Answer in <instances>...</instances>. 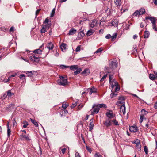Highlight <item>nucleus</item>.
<instances>
[{
	"label": "nucleus",
	"instance_id": "nucleus-41",
	"mask_svg": "<svg viewBox=\"0 0 157 157\" xmlns=\"http://www.w3.org/2000/svg\"><path fill=\"white\" fill-rule=\"evenodd\" d=\"M43 26H44V27L47 29V30L51 26V25L50 24H48L45 25H43Z\"/></svg>",
	"mask_w": 157,
	"mask_h": 157
},
{
	"label": "nucleus",
	"instance_id": "nucleus-21",
	"mask_svg": "<svg viewBox=\"0 0 157 157\" xmlns=\"http://www.w3.org/2000/svg\"><path fill=\"white\" fill-rule=\"evenodd\" d=\"M149 32L147 31H145L144 32V38H147L149 36Z\"/></svg>",
	"mask_w": 157,
	"mask_h": 157
},
{
	"label": "nucleus",
	"instance_id": "nucleus-32",
	"mask_svg": "<svg viewBox=\"0 0 157 157\" xmlns=\"http://www.w3.org/2000/svg\"><path fill=\"white\" fill-rule=\"evenodd\" d=\"M97 105L98 106V107H99V109L101 108H107L106 105L104 104H101L98 105Z\"/></svg>",
	"mask_w": 157,
	"mask_h": 157
},
{
	"label": "nucleus",
	"instance_id": "nucleus-40",
	"mask_svg": "<svg viewBox=\"0 0 157 157\" xmlns=\"http://www.w3.org/2000/svg\"><path fill=\"white\" fill-rule=\"evenodd\" d=\"M35 72L34 71H27V73H28V76H32V75H33L34 73Z\"/></svg>",
	"mask_w": 157,
	"mask_h": 157
},
{
	"label": "nucleus",
	"instance_id": "nucleus-10",
	"mask_svg": "<svg viewBox=\"0 0 157 157\" xmlns=\"http://www.w3.org/2000/svg\"><path fill=\"white\" fill-rule=\"evenodd\" d=\"M93 108H94L93 111L94 113H97L98 112L100 109L98 107V105H94L93 106Z\"/></svg>",
	"mask_w": 157,
	"mask_h": 157
},
{
	"label": "nucleus",
	"instance_id": "nucleus-29",
	"mask_svg": "<svg viewBox=\"0 0 157 157\" xmlns=\"http://www.w3.org/2000/svg\"><path fill=\"white\" fill-rule=\"evenodd\" d=\"M124 102L120 101L117 102L116 105L118 106H121L123 104H124Z\"/></svg>",
	"mask_w": 157,
	"mask_h": 157
},
{
	"label": "nucleus",
	"instance_id": "nucleus-17",
	"mask_svg": "<svg viewBox=\"0 0 157 157\" xmlns=\"http://www.w3.org/2000/svg\"><path fill=\"white\" fill-rule=\"evenodd\" d=\"M150 20L151 21L152 25L155 24L156 19L155 17H150Z\"/></svg>",
	"mask_w": 157,
	"mask_h": 157
},
{
	"label": "nucleus",
	"instance_id": "nucleus-22",
	"mask_svg": "<svg viewBox=\"0 0 157 157\" xmlns=\"http://www.w3.org/2000/svg\"><path fill=\"white\" fill-rule=\"evenodd\" d=\"M30 120L32 123L36 127H38V122L35 120H33L32 118H30Z\"/></svg>",
	"mask_w": 157,
	"mask_h": 157
},
{
	"label": "nucleus",
	"instance_id": "nucleus-44",
	"mask_svg": "<svg viewBox=\"0 0 157 157\" xmlns=\"http://www.w3.org/2000/svg\"><path fill=\"white\" fill-rule=\"evenodd\" d=\"M102 51L103 49L101 48H100L94 52V53H100Z\"/></svg>",
	"mask_w": 157,
	"mask_h": 157
},
{
	"label": "nucleus",
	"instance_id": "nucleus-27",
	"mask_svg": "<svg viewBox=\"0 0 157 157\" xmlns=\"http://www.w3.org/2000/svg\"><path fill=\"white\" fill-rule=\"evenodd\" d=\"M140 14V11H139V10H137L136 11L132 14V16L139 17V16L140 15H141Z\"/></svg>",
	"mask_w": 157,
	"mask_h": 157
},
{
	"label": "nucleus",
	"instance_id": "nucleus-4",
	"mask_svg": "<svg viewBox=\"0 0 157 157\" xmlns=\"http://www.w3.org/2000/svg\"><path fill=\"white\" fill-rule=\"evenodd\" d=\"M94 125V120L92 118L91 119L90 121L89 124V131H91L93 129Z\"/></svg>",
	"mask_w": 157,
	"mask_h": 157
},
{
	"label": "nucleus",
	"instance_id": "nucleus-18",
	"mask_svg": "<svg viewBox=\"0 0 157 157\" xmlns=\"http://www.w3.org/2000/svg\"><path fill=\"white\" fill-rule=\"evenodd\" d=\"M111 24L112 26H117L118 25V22L117 20L114 19L112 20Z\"/></svg>",
	"mask_w": 157,
	"mask_h": 157
},
{
	"label": "nucleus",
	"instance_id": "nucleus-42",
	"mask_svg": "<svg viewBox=\"0 0 157 157\" xmlns=\"http://www.w3.org/2000/svg\"><path fill=\"white\" fill-rule=\"evenodd\" d=\"M114 124L116 125H118L119 124L118 121L116 119H113L112 120Z\"/></svg>",
	"mask_w": 157,
	"mask_h": 157
},
{
	"label": "nucleus",
	"instance_id": "nucleus-52",
	"mask_svg": "<svg viewBox=\"0 0 157 157\" xmlns=\"http://www.w3.org/2000/svg\"><path fill=\"white\" fill-rule=\"evenodd\" d=\"M77 102H75L74 103H73L72 104V105L71 106V107L72 109L74 108L75 106L77 105Z\"/></svg>",
	"mask_w": 157,
	"mask_h": 157
},
{
	"label": "nucleus",
	"instance_id": "nucleus-6",
	"mask_svg": "<svg viewBox=\"0 0 157 157\" xmlns=\"http://www.w3.org/2000/svg\"><path fill=\"white\" fill-rule=\"evenodd\" d=\"M106 115L108 118L110 119L113 118L115 116V114H113L112 111L107 112L106 113Z\"/></svg>",
	"mask_w": 157,
	"mask_h": 157
},
{
	"label": "nucleus",
	"instance_id": "nucleus-36",
	"mask_svg": "<svg viewBox=\"0 0 157 157\" xmlns=\"http://www.w3.org/2000/svg\"><path fill=\"white\" fill-rule=\"evenodd\" d=\"M44 26L43 25L42 28L41 30V33H44L47 30V29L44 27Z\"/></svg>",
	"mask_w": 157,
	"mask_h": 157
},
{
	"label": "nucleus",
	"instance_id": "nucleus-35",
	"mask_svg": "<svg viewBox=\"0 0 157 157\" xmlns=\"http://www.w3.org/2000/svg\"><path fill=\"white\" fill-rule=\"evenodd\" d=\"M23 123L24 124L23 127L24 128H26L27 126L29 125L28 122L26 121H24Z\"/></svg>",
	"mask_w": 157,
	"mask_h": 157
},
{
	"label": "nucleus",
	"instance_id": "nucleus-62",
	"mask_svg": "<svg viewBox=\"0 0 157 157\" xmlns=\"http://www.w3.org/2000/svg\"><path fill=\"white\" fill-rule=\"evenodd\" d=\"M94 156L95 157H101V155L98 153H96L95 154Z\"/></svg>",
	"mask_w": 157,
	"mask_h": 157
},
{
	"label": "nucleus",
	"instance_id": "nucleus-31",
	"mask_svg": "<svg viewBox=\"0 0 157 157\" xmlns=\"http://www.w3.org/2000/svg\"><path fill=\"white\" fill-rule=\"evenodd\" d=\"M139 11H140V14L141 15L143 14L145 12V9L144 8H142Z\"/></svg>",
	"mask_w": 157,
	"mask_h": 157
},
{
	"label": "nucleus",
	"instance_id": "nucleus-3",
	"mask_svg": "<svg viewBox=\"0 0 157 157\" xmlns=\"http://www.w3.org/2000/svg\"><path fill=\"white\" fill-rule=\"evenodd\" d=\"M20 139L21 140H26L29 141L30 140L29 138L28 135H26L23 134H22L21 135H20Z\"/></svg>",
	"mask_w": 157,
	"mask_h": 157
},
{
	"label": "nucleus",
	"instance_id": "nucleus-25",
	"mask_svg": "<svg viewBox=\"0 0 157 157\" xmlns=\"http://www.w3.org/2000/svg\"><path fill=\"white\" fill-rule=\"evenodd\" d=\"M94 31L92 29L88 30L86 33V35L87 36H89L92 35L94 33Z\"/></svg>",
	"mask_w": 157,
	"mask_h": 157
},
{
	"label": "nucleus",
	"instance_id": "nucleus-16",
	"mask_svg": "<svg viewBox=\"0 0 157 157\" xmlns=\"http://www.w3.org/2000/svg\"><path fill=\"white\" fill-rule=\"evenodd\" d=\"M121 112H122L123 114L125 113V104H123L120 107Z\"/></svg>",
	"mask_w": 157,
	"mask_h": 157
},
{
	"label": "nucleus",
	"instance_id": "nucleus-12",
	"mask_svg": "<svg viewBox=\"0 0 157 157\" xmlns=\"http://www.w3.org/2000/svg\"><path fill=\"white\" fill-rule=\"evenodd\" d=\"M47 47L49 50H52L54 48V45L52 42H49L47 44Z\"/></svg>",
	"mask_w": 157,
	"mask_h": 157
},
{
	"label": "nucleus",
	"instance_id": "nucleus-48",
	"mask_svg": "<svg viewBox=\"0 0 157 157\" xmlns=\"http://www.w3.org/2000/svg\"><path fill=\"white\" fill-rule=\"evenodd\" d=\"M153 29L155 31H157V27L156 26V24L152 25Z\"/></svg>",
	"mask_w": 157,
	"mask_h": 157
},
{
	"label": "nucleus",
	"instance_id": "nucleus-60",
	"mask_svg": "<svg viewBox=\"0 0 157 157\" xmlns=\"http://www.w3.org/2000/svg\"><path fill=\"white\" fill-rule=\"evenodd\" d=\"M40 10H41L40 9H39L37 10H36V17L37 15L39 14V12H40Z\"/></svg>",
	"mask_w": 157,
	"mask_h": 157
},
{
	"label": "nucleus",
	"instance_id": "nucleus-28",
	"mask_svg": "<svg viewBox=\"0 0 157 157\" xmlns=\"http://www.w3.org/2000/svg\"><path fill=\"white\" fill-rule=\"evenodd\" d=\"M114 3L117 6H120L121 4V0H115Z\"/></svg>",
	"mask_w": 157,
	"mask_h": 157
},
{
	"label": "nucleus",
	"instance_id": "nucleus-2",
	"mask_svg": "<svg viewBox=\"0 0 157 157\" xmlns=\"http://www.w3.org/2000/svg\"><path fill=\"white\" fill-rule=\"evenodd\" d=\"M104 125L108 127L112 125V120L109 118L106 119L105 121L103 122Z\"/></svg>",
	"mask_w": 157,
	"mask_h": 157
},
{
	"label": "nucleus",
	"instance_id": "nucleus-46",
	"mask_svg": "<svg viewBox=\"0 0 157 157\" xmlns=\"http://www.w3.org/2000/svg\"><path fill=\"white\" fill-rule=\"evenodd\" d=\"M7 96L6 94H3L1 98V99L2 100L4 99Z\"/></svg>",
	"mask_w": 157,
	"mask_h": 157
},
{
	"label": "nucleus",
	"instance_id": "nucleus-14",
	"mask_svg": "<svg viewBox=\"0 0 157 157\" xmlns=\"http://www.w3.org/2000/svg\"><path fill=\"white\" fill-rule=\"evenodd\" d=\"M76 32V30L74 28H71L69 31L68 35H72L75 33Z\"/></svg>",
	"mask_w": 157,
	"mask_h": 157
},
{
	"label": "nucleus",
	"instance_id": "nucleus-47",
	"mask_svg": "<svg viewBox=\"0 0 157 157\" xmlns=\"http://www.w3.org/2000/svg\"><path fill=\"white\" fill-rule=\"evenodd\" d=\"M144 114H141L140 115V123L142 122L144 118Z\"/></svg>",
	"mask_w": 157,
	"mask_h": 157
},
{
	"label": "nucleus",
	"instance_id": "nucleus-15",
	"mask_svg": "<svg viewBox=\"0 0 157 157\" xmlns=\"http://www.w3.org/2000/svg\"><path fill=\"white\" fill-rule=\"evenodd\" d=\"M110 83L111 85V87L112 89L118 85L117 82L116 81L115 82L114 79H113V81H111V82Z\"/></svg>",
	"mask_w": 157,
	"mask_h": 157
},
{
	"label": "nucleus",
	"instance_id": "nucleus-30",
	"mask_svg": "<svg viewBox=\"0 0 157 157\" xmlns=\"http://www.w3.org/2000/svg\"><path fill=\"white\" fill-rule=\"evenodd\" d=\"M74 72V75H77L78 74L80 73L81 71H82L81 69V68H78Z\"/></svg>",
	"mask_w": 157,
	"mask_h": 157
},
{
	"label": "nucleus",
	"instance_id": "nucleus-55",
	"mask_svg": "<svg viewBox=\"0 0 157 157\" xmlns=\"http://www.w3.org/2000/svg\"><path fill=\"white\" fill-rule=\"evenodd\" d=\"M107 74H106V75H105L102 77V78H101V79L100 80V81H103V80L105 79L106 77H107Z\"/></svg>",
	"mask_w": 157,
	"mask_h": 157
},
{
	"label": "nucleus",
	"instance_id": "nucleus-9",
	"mask_svg": "<svg viewBox=\"0 0 157 157\" xmlns=\"http://www.w3.org/2000/svg\"><path fill=\"white\" fill-rule=\"evenodd\" d=\"M97 21L96 19H94L90 23V25L91 27L93 28L97 25Z\"/></svg>",
	"mask_w": 157,
	"mask_h": 157
},
{
	"label": "nucleus",
	"instance_id": "nucleus-58",
	"mask_svg": "<svg viewBox=\"0 0 157 157\" xmlns=\"http://www.w3.org/2000/svg\"><path fill=\"white\" fill-rule=\"evenodd\" d=\"M10 80V77H9L8 79H5L3 80V82H8Z\"/></svg>",
	"mask_w": 157,
	"mask_h": 157
},
{
	"label": "nucleus",
	"instance_id": "nucleus-56",
	"mask_svg": "<svg viewBox=\"0 0 157 157\" xmlns=\"http://www.w3.org/2000/svg\"><path fill=\"white\" fill-rule=\"evenodd\" d=\"M86 149L90 153L91 152L92 150H91V149L90 147H89V146H86Z\"/></svg>",
	"mask_w": 157,
	"mask_h": 157
},
{
	"label": "nucleus",
	"instance_id": "nucleus-57",
	"mask_svg": "<svg viewBox=\"0 0 157 157\" xmlns=\"http://www.w3.org/2000/svg\"><path fill=\"white\" fill-rule=\"evenodd\" d=\"M11 130L10 129L8 128L7 130V135L8 137H9L10 135Z\"/></svg>",
	"mask_w": 157,
	"mask_h": 157
},
{
	"label": "nucleus",
	"instance_id": "nucleus-63",
	"mask_svg": "<svg viewBox=\"0 0 157 157\" xmlns=\"http://www.w3.org/2000/svg\"><path fill=\"white\" fill-rule=\"evenodd\" d=\"M48 22H49V19L47 18H46L45 19L44 21V23L48 24Z\"/></svg>",
	"mask_w": 157,
	"mask_h": 157
},
{
	"label": "nucleus",
	"instance_id": "nucleus-33",
	"mask_svg": "<svg viewBox=\"0 0 157 157\" xmlns=\"http://www.w3.org/2000/svg\"><path fill=\"white\" fill-rule=\"evenodd\" d=\"M117 36V33H115L113 34L112 36H111V40L113 41L116 38Z\"/></svg>",
	"mask_w": 157,
	"mask_h": 157
},
{
	"label": "nucleus",
	"instance_id": "nucleus-59",
	"mask_svg": "<svg viewBox=\"0 0 157 157\" xmlns=\"http://www.w3.org/2000/svg\"><path fill=\"white\" fill-rule=\"evenodd\" d=\"M124 99H125V98H124V97H123V96L120 97L119 98V100H120V101H122L124 102Z\"/></svg>",
	"mask_w": 157,
	"mask_h": 157
},
{
	"label": "nucleus",
	"instance_id": "nucleus-54",
	"mask_svg": "<svg viewBox=\"0 0 157 157\" xmlns=\"http://www.w3.org/2000/svg\"><path fill=\"white\" fill-rule=\"evenodd\" d=\"M60 67L62 69H64L65 68H68L69 66L62 65L60 66Z\"/></svg>",
	"mask_w": 157,
	"mask_h": 157
},
{
	"label": "nucleus",
	"instance_id": "nucleus-37",
	"mask_svg": "<svg viewBox=\"0 0 157 157\" xmlns=\"http://www.w3.org/2000/svg\"><path fill=\"white\" fill-rule=\"evenodd\" d=\"M68 105L66 104L65 103L63 102V103L62 108H63V110H65V109L68 107Z\"/></svg>",
	"mask_w": 157,
	"mask_h": 157
},
{
	"label": "nucleus",
	"instance_id": "nucleus-34",
	"mask_svg": "<svg viewBox=\"0 0 157 157\" xmlns=\"http://www.w3.org/2000/svg\"><path fill=\"white\" fill-rule=\"evenodd\" d=\"M149 77L151 80H155V76L153 74H150L149 75Z\"/></svg>",
	"mask_w": 157,
	"mask_h": 157
},
{
	"label": "nucleus",
	"instance_id": "nucleus-5",
	"mask_svg": "<svg viewBox=\"0 0 157 157\" xmlns=\"http://www.w3.org/2000/svg\"><path fill=\"white\" fill-rule=\"evenodd\" d=\"M117 63L116 62L111 61L109 64V68H111L112 70L114 68H116L117 67Z\"/></svg>",
	"mask_w": 157,
	"mask_h": 157
},
{
	"label": "nucleus",
	"instance_id": "nucleus-20",
	"mask_svg": "<svg viewBox=\"0 0 157 157\" xmlns=\"http://www.w3.org/2000/svg\"><path fill=\"white\" fill-rule=\"evenodd\" d=\"M6 95L8 98H9L13 95H14L13 93H12L11 92V90H8L6 92Z\"/></svg>",
	"mask_w": 157,
	"mask_h": 157
},
{
	"label": "nucleus",
	"instance_id": "nucleus-24",
	"mask_svg": "<svg viewBox=\"0 0 157 157\" xmlns=\"http://www.w3.org/2000/svg\"><path fill=\"white\" fill-rule=\"evenodd\" d=\"M33 52L34 53H36L37 54H41L42 51L39 48L34 50Z\"/></svg>",
	"mask_w": 157,
	"mask_h": 157
},
{
	"label": "nucleus",
	"instance_id": "nucleus-49",
	"mask_svg": "<svg viewBox=\"0 0 157 157\" xmlns=\"http://www.w3.org/2000/svg\"><path fill=\"white\" fill-rule=\"evenodd\" d=\"M141 112L142 113V114H144V116L146 115L147 113V112L144 109H142L141 110Z\"/></svg>",
	"mask_w": 157,
	"mask_h": 157
},
{
	"label": "nucleus",
	"instance_id": "nucleus-1",
	"mask_svg": "<svg viewBox=\"0 0 157 157\" xmlns=\"http://www.w3.org/2000/svg\"><path fill=\"white\" fill-rule=\"evenodd\" d=\"M60 79L58 80V84L61 85L65 86L68 84L67 78L63 76L60 77Z\"/></svg>",
	"mask_w": 157,
	"mask_h": 157
},
{
	"label": "nucleus",
	"instance_id": "nucleus-39",
	"mask_svg": "<svg viewBox=\"0 0 157 157\" xmlns=\"http://www.w3.org/2000/svg\"><path fill=\"white\" fill-rule=\"evenodd\" d=\"M144 151L145 152V154L147 155L148 154V151L147 147L145 146L144 147Z\"/></svg>",
	"mask_w": 157,
	"mask_h": 157
},
{
	"label": "nucleus",
	"instance_id": "nucleus-43",
	"mask_svg": "<svg viewBox=\"0 0 157 157\" xmlns=\"http://www.w3.org/2000/svg\"><path fill=\"white\" fill-rule=\"evenodd\" d=\"M113 75H109V83H111V82L112 81L111 80L113 79Z\"/></svg>",
	"mask_w": 157,
	"mask_h": 157
},
{
	"label": "nucleus",
	"instance_id": "nucleus-26",
	"mask_svg": "<svg viewBox=\"0 0 157 157\" xmlns=\"http://www.w3.org/2000/svg\"><path fill=\"white\" fill-rule=\"evenodd\" d=\"M105 9V13H107L108 16L110 15V9L107 7H106Z\"/></svg>",
	"mask_w": 157,
	"mask_h": 157
},
{
	"label": "nucleus",
	"instance_id": "nucleus-50",
	"mask_svg": "<svg viewBox=\"0 0 157 157\" xmlns=\"http://www.w3.org/2000/svg\"><path fill=\"white\" fill-rule=\"evenodd\" d=\"M40 60V59L38 57H36L33 59V62H38Z\"/></svg>",
	"mask_w": 157,
	"mask_h": 157
},
{
	"label": "nucleus",
	"instance_id": "nucleus-23",
	"mask_svg": "<svg viewBox=\"0 0 157 157\" xmlns=\"http://www.w3.org/2000/svg\"><path fill=\"white\" fill-rule=\"evenodd\" d=\"M71 70L72 71H75L78 68V67L77 65H72L69 66Z\"/></svg>",
	"mask_w": 157,
	"mask_h": 157
},
{
	"label": "nucleus",
	"instance_id": "nucleus-11",
	"mask_svg": "<svg viewBox=\"0 0 157 157\" xmlns=\"http://www.w3.org/2000/svg\"><path fill=\"white\" fill-rule=\"evenodd\" d=\"M134 143L136 144V147H137L138 150H140L141 148L140 140L137 139L135 141Z\"/></svg>",
	"mask_w": 157,
	"mask_h": 157
},
{
	"label": "nucleus",
	"instance_id": "nucleus-51",
	"mask_svg": "<svg viewBox=\"0 0 157 157\" xmlns=\"http://www.w3.org/2000/svg\"><path fill=\"white\" fill-rule=\"evenodd\" d=\"M117 95V93H112L110 95V96L111 98H112L113 97H115V96H116Z\"/></svg>",
	"mask_w": 157,
	"mask_h": 157
},
{
	"label": "nucleus",
	"instance_id": "nucleus-8",
	"mask_svg": "<svg viewBox=\"0 0 157 157\" xmlns=\"http://www.w3.org/2000/svg\"><path fill=\"white\" fill-rule=\"evenodd\" d=\"M129 130L131 132H135L138 131V128L136 126L129 127Z\"/></svg>",
	"mask_w": 157,
	"mask_h": 157
},
{
	"label": "nucleus",
	"instance_id": "nucleus-13",
	"mask_svg": "<svg viewBox=\"0 0 157 157\" xmlns=\"http://www.w3.org/2000/svg\"><path fill=\"white\" fill-rule=\"evenodd\" d=\"M67 46V44L65 43H62L60 46V47L61 50L64 52L66 51V49Z\"/></svg>",
	"mask_w": 157,
	"mask_h": 157
},
{
	"label": "nucleus",
	"instance_id": "nucleus-64",
	"mask_svg": "<svg viewBox=\"0 0 157 157\" xmlns=\"http://www.w3.org/2000/svg\"><path fill=\"white\" fill-rule=\"evenodd\" d=\"M75 157H81L79 153L78 152H76L75 153Z\"/></svg>",
	"mask_w": 157,
	"mask_h": 157
},
{
	"label": "nucleus",
	"instance_id": "nucleus-53",
	"mask_svg": "<svg viewBox=\"0 0 157 157\" xmlns=\"http://www.w3.org/2000/svg\"><path fill=\"white\" fill-rule=\"evenodd\" d=\"M81 45L78 46L76 49L75 51L76 52H78L80 50Z\"/></svg>",
	"mask_w": 157,
	"mask_h": 157
},
{
	"label": "nucleus",
	"instance_id": "nucleus-61",
	"mask_svg": "<svg viewBox=\"0 0 157 157\" xmlns=\"http://www.w3.org/2000/svg\"><path fill=\"white\" fill-rule=\"evenodd\" d=\"M111 36L109 34H107L105 36L106 38L107 39H109L110 38H111Z\"/></svg>",
	"mask_w": 157,
	"mask_h": 157
},
{
	"label": "nucleus",
	"instance_id": "nucleus-19",
	"mask_svg": "<svg viewBox=\"0 0 157 157\" xmlns=\"http://www.w3.org/2000/svg\"><path fill=\"white\" fill-rule=\"evenodd\" d=\"M84 35L85 34L83 31H80L78 34V36L80 39L83 38Z\"/></svg>",
	"mask_w": 157,
	"mask_h": 157
},
{
	"label": "nucleus",
	"instance_id": "nucleus-45",
	"mask_svg": "<svg viewBox=\"0 0 157 157\" xmlns=\"http://www.w3.org/2000/svg\"><path fill=\"white\" fill-rule=\"evenodd\" d=\"M19 78L20 79H24L25 78V75L23 74H22L19 76Z\"/></svg>",
	"mask_w": 157,
	"mask_h": 157
},
{
	"label": "nucleus",
	"instance_id": "nucleus-38",
	"mask_svg": "<svg viewBox=\"0 0 157 157\" xmlns=\"http://www.w3.org/2000/svg\"><path fill=\"white\" fill-rule=\"evenodd\" d=\"M55 8H54L52 9V12L51 13V15H50V16L51 17H52L54 16V14L55 13Z\"/></svg>",
	"mask_w": 157,
	"mask_h": 157
},
{
	"label": "nucleus",
	"instance_id": "nucleus-7",
	"mask_svg": "<svg viewBox=\"0 0 157 157\" xmlns=\"http://www.w3.org/2000/svg\"><path fill=\"white\" fill-rule=\"evenodd\" d=\"M87 91L88 92H89V94L90 95H91L92 93L97 92V89L94 87H93L91 88L88 89Z\"/></svg>",
	"mask_w": 157,
	"mask_h": 157
}]
</instances>
